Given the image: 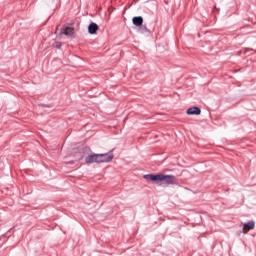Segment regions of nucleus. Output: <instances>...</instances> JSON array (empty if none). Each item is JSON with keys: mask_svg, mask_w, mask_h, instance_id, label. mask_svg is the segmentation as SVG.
Masks as SVG:
<instances>
[{"mask_svg": "<svg viewBox=\"0 0 256 256\" xmlns=\"http://www.w3.org/2000/svg\"><path fill=\"white\" fill-rule=\"evenodd\" d=\"M146 181H154L155 183H164L165 185H175L177 183V178L173 175L165 174H147L144 175Z\"/></svg>", "mask_w": 256, "mask_h": 256, "instance_id": "1", "label": "nucleus"}, {"mask_svg": "<svg viewBox=\"0 0 256 256\" xmlns=\"http://www.w3.org/2000/svg\"><path fill=\"white\" fill-rule=\"evenodd\" d=\"M100 156V163H111L115 156L113 155V150L108 153L99 154Z\"/></svg>", "mask_w": 256, "mask_h": 256, "instance_id": "2", "label": "nucleus"}, {"mask_svg": "<svg viewBox=\"0 0 256 256\" xmlns=\"http://www.w3.org/2000/svg\"><path fill=\"white\" fill-rule=\"evenodd\" d=\"M100 157L101 156L99 154H92V155H89L85 158V162L88 163V164L101 163Z\"/></svg>", "mask_w": 256, "mask_h": 256, "instance_id": "3", "label": "nucleus"}, {"mask_svg": "<svg viewBox=\"0 0 256 256\" xmlns=\"http://www.w3.org/2000/svg\"><path fill=\"white\" fill-rule=\"evenodd\" d=\"M75 30L71 27H64L61 30V35H66V37H73Z\"/></svg>", "mask_w": 256, "mask_h": 256, "instance_id": "4", "label": "nucleus"}, {"mask_svg": "<svg viewBox=\"0 0 256 256\" xmlns=\"http://www.w3.org/2000/svg\"><path fill=\"white\" fill-rule=\"evenodd\" d=\"M97 31H99V25H97V23L92 22L88 26V32L90 33V35H95V33H97Z\"/></svg>", "mask_w": 256, "mask_h": 256, "instance_id": "5", "label": "nucleus"}, {"mask_svg": "<svg viewBox=\"0 0 256 256\" xmlns=\"http://www.w3.org/2000/svg\"><path fill=\"white\" fill-rule=\"evenodd\" d=\"M187 115H201V109L197 106L191 107L187 110Z\"/></svg>", "mask_w": 256, "mask_h": 256, "instance_id": "6", "label": "nucleus"}, {"mask_svg": "<svg viewBox=\"0 0 256 256\" xmlns=\"http://www.w3.org/2000/svg\"><path fill=\"white\" fill-rule=\"evenodd\" d=\"M253 229H255V222L254 221L245 223L244 226H243L244 233H247V232H249Z\"/></svg>", "mask_w": 256, "mask_h": 256, "instance_id": "7", "label": "nucleus"}, {"mask_svg": "<svg viewBox=\"0 0 256 256\" xmlns=\"http://www.w3.org/2000/svg\"><path fill=\"white\" fill-rule=\"evenodd\" d=\"M132 23L133 25H136V27H141V25H143V17L141 16L134 17L132 19Z\"/></svg>", "mask_w": 256, "mask_h": 256, "instance_id": "8", "label": "nucleus"}, {"mask_svg": "<svg viewBox=\"0 0 256 256\" xmlns=\"http://www.w3.org/2000/svg\"><path fill=\"white\" fill-rule=\"evenodd\" d=\"M56 49H61V43H56Z\"/></svg>", "mask_w": 256, "mask_h": 256, "instance_id": "9", "label": "nucleus"}]
</instances>
